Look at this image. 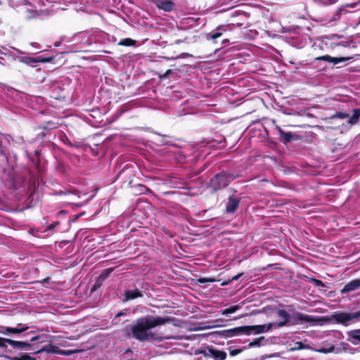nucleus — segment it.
Wrapping results in <instances>:
<instances>
[{"label":"nucleus","mask_w":360,"mask_h":360,"mask_svg":"<svg viewBox=\"0 0 360 360\" xmlns=\"http://www.w3.org/2000/svg\"><path fill=\"white\" fill-rule=\"evenodd\" d=\"M22 323H18V326H22Z\"/></svg>","instance_id":"a18cd8bd"},{"label":"nucleus","mask_w":360,"mask_h":360,"mask_svg":"<svg viewBox=\"0 0 360 360\" xmlns=\"http://www.w3.org/2000/svg\"><path fill=\"white\" fill-rule=\"evenodd\" d=\"M124 314H125V313H123V312H119V313L116 315V317H117V316H123V315H124Z\"/></svg>","instance_id":"79ce46f5"},{"label":"nucleus","mask_w":360,"mask_h":360,"mask_svg":"<svg viewBox=\"0 0 360 360\" xmlns=\"http://www.w3.org/2000/svg\"><path fill=\"white\" fill-rule=\"evenodd\" d=\"M28 328V326H23L20 328L1 327L0 333L18 334L27 330Z\"/></svg>","instance_id":"2eb2a0df"},{"label":"nucleus","mask_w":360,"mask_h":360,"mask_svg":"<svg viewBox=\"0 0 360 360\" xmlns=\"http://www.w3.org/2000/svg\"><path fill=\"white\" fill-rule=\"evenodd\" d=\"M349 338L360 342V329L352 330L347 332Z\"/></svg>","instance_id":"4be33fe9"},{"label":"nucleus","mask_w":360,"mask_h":360,"mask_svg":"<svg viewBox=\"0 0 360 360\" xmlns=\"http://www.w3.org/2000/svg\"><path fill=\"white\" fill-rule=\"evenodd\" d=\"M53 56L46 58L39 56L35 58V60H37V63H50L53 60Z\"/></svg>","instance_id":"bb28decb"},{"label":"nucleus","mask_w":360,"mask_h":360,"mask_svg":"<svg viewBox=\"0 0 360 360\" xmlns=\"http://www.w3.org/2000/svg\"><path fill=\"white\" fill-rule=\"evenodd\" d=\"M140 186H141V187H142V188H144L147 189V188H146L145 186H143V185H140Z\"/></svg>","instance_id":"37998d69"},{"label":"nucleus","mask_w":360,"mask_h":360,"mask_svg":"<svg viewBox=\"0 0 360 360\" xmlns=\"http://www.w3.org/2000/svg\"><path fill=\"white\" fill-rule=\"evenodd\" d=\"M240 202V198L234 195L229 196L226 206V212L234 213L238 209Z\"/></svg>","instance_id":"0eeeda50"},{"label":"nucleus","mask_w":360,"mask_h":360,"mask_svg":"<svg viewBox=\"0 0 360 360\" xmlns=\"http://www.w3.org/2000/svg\"><path fill=\"white\" fill-rule=\"evenodd\" d=\"M242 275H243V273H240V274H237V275L234 276L231 278V280H229V281H227V282H223V283H221V285H222V286H224V285H228L231 281L238 280L240 277H241V276H242Z\"/></svg>","instance_id":"7c9ffc66"},{"label":"nucleus","mask_w":360,"mask_h":360,"mask_svg":"<svg viewBox=\"0 0 360 360\" xmlns=\"http://www.w3.org/2000/svg\"><path fill=\"white\" fill-rule=\"evenodd\" d=\"M173 319L169 316H150L138 319L131 326V331L133 337L141 342L155 339L154 334L148 333V330L156 326L170 323Z\"/></svg>","instance_id":"f257e3e1"},{"label":"nucleus","mask_w":360,"mask_h":360,"mask_svg":"<svg viewBox=\"0 0 360 360\" xmlns=\"http://www.w3.org/2000/svg\"><path fill=\"white\" fill-rule=\"evenodd\" d=\"M58 123L53 122V121H48L45 122L44 125L43 126V129L45 130H51L53 129L58 128Z\"/></svg>","instance_id":"b1692460"},{"label":"nucleus","mask_w":360,"mask_h":360,"mask_svg":"<svg viewBox=\"0 0 360 360\" xmlns=\"http://www.w3.org/2000/svg\"><path fill=\"white\" fill-rule=\"evenodd\" d=\"M143 293L141 291H140L138 288H136L134 290H128L125 292L124 296H125V301L134 300L139 297H143Z\"/></svg>","instance_id":"4468645a"},{"label":"nucleus","mask_w":360,"mask_h":360,"mask_svg":"<svg viewBox=\"0 0 360 360\" xmlns=\"http://www.w3.org/2000/svg\"><path fill=\"white\" fill-rule=\"evenodd\" d=\"M360 318V311L354 312H336L331 315L330 319L335 323L342 324L345 326L349 325V322L353 319Z\"/></svg>","instance_id":"7ed1b4c3"},{"label":"nucleus","mask_w":360,"mask_h":360,"mask_svg":"<svg viewBox=\"0 0 360 360\" xmlns=\"http://www.w3.org/2000/svg\"><path fill=\"white\" fill-rule=\"evenodd\" d=\"M296 344H297V345H298L297 349H303V348H304V345H303V343H302V342H297Z\"/></svg>","instance_id":"4c0bfd02"},{"label":"nucleus","mask_w":360,"mask_h":360,"mask_svg":"<svg viewBox=\"0 0 360 360\" xmlns=\"http://www.w3.org/2000/svg\"><path fill=\"white\" fill-rule=\"evenodd\" d=\"M229 30H230L229 25H219L217 27L214 32H211L210 34H208L209 37H207V39H217V38L220 37L224 32H226Z\"/></svg>","instance_id":"9d476101"},{"label":"nucleus","mask_w":360,"mask_h":360,"mask_svg":"<svg viewBox=\"0 0 360 360\" xmlns=\"http://www.w3.org/2000/svg\"><path fill=\"white\" fill-rule=\"evenodd\" d=\"M173 74L172 70H167L163 75H160L161 79L168 78L171 75Z\"/></svg>","instance_id":"2f4dec72"},{"label":"nucleus","mask_w":360,"mask_h":360,"mask_svg":"<svg viewBox=\"0 0 360 360\" xmlns=\"http://www.w3.org/2000/svg\"><path fill=\"white\" fill-rule=\"evenodd\" d=\"M240 307L239 305H233L229 308H226L222 311L223 315H228L229 314L235 313Z\"/></svg>","instance_id":"393cba45"},{"label":"nucleus","mask_w":360,"mask_h":360,"mask_svg":"<svg viewBox=\"0 0 360 360\" xmlns=\"http://www.w3.org/2000/svg\"><path fill=\"white\" fill-rule=\"evenodd\" d=\"M238 328H239V327H236L233 328L224 330L222 331V333L224 334V336H225L226 338H230V337L236 336L239 334L243 333V330H237Z\"/></svg>","instance_id":"a211bd4d"},{"label":"nucleus","mask_w":360,"mask_h":360,"mask_svg":"<svg viewBox=\"0 0 360 360\" xmlns=\"http://www.w3.org/2000/svg\"><path fill=\"white\" fill-rule=\"evenodd\" d=\"M207 352V353L206 352L203 353L205 356H210L214 360H225L227 356L226 352L218 350L213 347H209Z\"/></svg>","instance_id":"6e6552de"},{"label":"nucleus","mask_w":360,"mask_h":360,"mask_svg":"<svg viewBox=\"0 0 360 360\" xmlns=\"http://www.w3.org/2000/svg\"><path fill=\"white\" fill-rule=\"evenodd\" d=\"M11 340V339L0 338V347H6V342L8 343Z\"/></svg>","instance_id":"72a5a7b5"},{"label":"nucleus","mask_w":360,"mask_h":360,"mask_svg":"<svg viewBox=\"0 0 360 360\" xmlns=\"http://www.w3.org/2000/svg\"><path fill=\"white\" fill-rule=\"evenodd\" d=\"M351 58L349 57H347V58H344V57H340V58H335V57H331L328 55H326V56H319V57H316L315 58L314 60H317V61H320V60H323V61H327V62H329V63H333V64L336 65V64H338L341 62H343V61H346L349 59H350Z\"/></svg>","instance_id":"1a4fd4ad"},{"label":"nucleus","mask_w":360,"mask_h":360,"mask_svg":"<svg viewBox=\"0 0 360 360\" xmlns=\"http://www.w3.org/2000/svg\"><path fill=\"white\" fill-rule=\"evenodd\" d=\"M198 283H205L208 282H214L215 279L214 278H200L198 279Z\"/></svg>","instance_id":"473e14b6"},{"label":"nucleus","mask_w":360,"mask_h":360,"mask_svg":"<svg viewBox=\"0 0 360 360\" xmlns=\"http://www.w3.org/2000/svg\"><path fill=\"white\" fill-rule=\"evenodd\" d=\"M240 352H241V349H236L231 350L230 352V355L232 356H234L240 354Z\"/></svg>","instance_id":"c9c22d12"},{"label":"nucleus","mask_w":360,"mask_h":360,"mask_svg":"<svg viewBox=\"0 0 360 360\" xmlns=\"http://www.w3.org/2000/svg\"><path fill=\"white\" fill-rule=\"evenodd\" d=\"M276 129L278 130L280 137L283 143L286 144L290 143L294 140H297L299 139V136L292 134V132H286L283 131L280 126H276Z\"/></svg>","instance_id":"423d86ee"},{"label":"nucleus","mask_w":360,"mask_h":360,"mask_svg":"<svg viewBox=\"0 0 360 360\" xmlns=\"http://www.w3.org/2000/svg\"><path fill=\"white\" fill-rule=\"evenodd\" d=\"M136 43V40H134L131 38H125L124 39H122L118 42L119 46H134Z\"/></svg>","instance_id":"aec40b11"},{"label":"nucleus","mask_w":360,"mask_h":360,"mask_svg":"<svg viewBox=\"0 0 360 360\" xmlns=\"http://www.w3.org/2000/svg\"><path fill=\"white\" fill-rule=\"evenodd\" d=\"M229 42V40L228 39H223V41H222V44H226Z\"/></svg>","instance_id":"a19ab883"},{"label":"nucleus","mask_w":360,"mask_h":360,"mask_svg":"<svg viewBox=\"0 0 360 360\" xmlns=\"http://www.w3.org/2000/svg\"><path fill=\"white\" fill-rule=\"evenodd\" d=\"M0 65H4V64L3 63H1V61H0Z\"/></svg>","instance_id":"c03bdc74"},{"label":"nucleus","mask_w":360,"mask_h":360,"mask_svg":"<svg viewBox=\"0 0 360 360\" xmlns=\"http://www.w3.org/2000/svg\"><path fill=\"white\" fill-rule=\"evenodd\" d=\"M314 281H315L316 285L318 286H323L324 285L323 283L320 280L315 279Z\"/></svg>","instance_id":"e433bc0d"},{"label":"nucleus","mask_w":360,"mask_h":360,"mask_svg":"<svg viewBox=\"0 0 360 360\" xmlns=\"http://www.w3.org/2000/svg\"><path fill=\"white\" fill-rule=\"evenodd\" d=\"M20 61L26 65H30L31 63H37V60H35V58L30 57V56L21 57L20 59Z\"/></svg>","instance_id":"a878e982"},{"label":"nucleus","mask_w":360,"mask_h":360,"mask_svg":"<svg viewBox=\"0 0 360 360\" xmlns=\"http://www.w3.org/2000/svg\"><path fill=\"white\" fill-rule=\"evenodd\" d=\"M43 352H46V353H52V354H56V353L58 352L57 347H56L53 345H49L48 346H45V347H42L41 349H38L37 351L34 352L33 354H40ZM59 353L62 354L63 352H59Z\"/></svg>","instance_id":"dca6fc26"},{"label":"nucleus","mask_w":360,"mask_h":360,"mask_svg":"<svg viewBox=\"0 0 360 360\" xmlns=\"http://www.w3.org/2000/svg\"><path fill=\"white\" fill-rule=\"evenodd\" d=\"M150 1L153 2L154 4H155V6H157V5L158 4L160 0H149Z\"/></svg>","instance_id":"ea45409f"},{"label":"nucleus","mask_w":360,"mask_h":360,"mask_svg":"<svg viewBox=\"0 0 360 360\" xmlns=\"http://www.w3.org/2000/svg\"><path fill=\"white\" fill-rule=\"evenodd\" d=\"M359 288H360V278L354 279L347 283L340 290V292L341 293L344 294L350 291L355 290Z\"/></svg>","instance_id":"ddd939ff"},{"label":"nucleus","mask_w":360,"mask_h":360,"mask_svg":"<svg viewBox=\"0 0 360 360\" xmlns=\"http://www.w3.org/2000/svg\"><path fill=\"white\" fill-rule=\"evenodd\" d=\"M360 117V108H354L353 110V114L348 120V124L350 125L356 124Z\"/></svg>","instance_id":"6ab92c4d"},{"label":"nucleus","mask_w":360,"mask_h":360,"mask_svg":"<svg viewBox=\"0 0 360 360\" xmlns=\"http://www.w3.org/2000/svg\"><path fill=\"white\" fill-rule=\"evenodd\" d=\"M264 339V337H259V338H255V340H253L252 342H251L249 344V346L250 347L260 346L261 341H262Z\"/></svg>","instance_id":"c85d7f7f"},{"label":"nucleus","mask_w":360,"mask_h":360,"mask_svg":"<svg viewBox=\"0 0 360 360\" xmlns=\"http://www.w3.org/2000/svg\"><path fill=\"white\" fill-rule=\"evenodd\" d=\"M39 339V336H34L30 339V342H34Z\"/></svg>","instance_id":"58836bf2"},{"label":"nucleus","mask_w":360,"mask_h":360,"mask_svg":"<svg viewBox=\"0 0 360 360\" xmlns=\"http://www.w3.org/2000/svg\"><path fill=\"white\" fill-rule=\"evenodd\" d=\"M273 326V323H270L268 325H255V326H239L238 330H243L245 335H250L252 332L255 334H259L269 330Z\"/></svg>","instance_id":"20e7f679"},{"label":"nucleus","mask_w":360,"mask_h":360,"mask_svg":"<svg viewBox=\"0 0 360 360\" xmlns=\"http://www.w3.org/2000/svg\"><path fill=\"white\" fill-rule=\"evenodd\" d=\"M278 316L283 320L276 323L277 327L281 328L285 326H288L290 323V315L283 309H279L277 312Z\"/></svg>","instance_id":"f8f14e48"},{"label":"nucleus","mask_w":360,"mask_h":360,"mask_svg":"<svg viewBox=\"0 0 360 360\" xmlns=\"http://www.w3.org/2000/svg\"><path fill=\"white\" fill-rule=\"evenodd\" d=\"M157 8L165 12H171L175 8V3L172 0H160Z\"/></svg>","instance_id":"9b49d317"},{"label":"nucleus","mask_w":360,"mask_h":360,"mask_svg":"<svg viewBox=\"0 0 360 360\" xmlns=\"http://www.w3.org/2000/svg\"><path fill=\"white\" fill-rule=\"evenodd\" d=\"M60 223L58 221H56V222H54V223H52L51 224H49L47 227V230L50 231V230H53L58 225H59Z\"/></svg>","instance_id":"f704fd0d"},{"label":"nucleus","mask_w":360,"mask_h":360,"mask_svg":"<svg viewBox=\"0 0 360 360\" xmlns=\"http://www.w3.org/2000/svg\"><path fill=\"white\" fill-rule=\"evenodd\" d=\"M313 319L309 316L300 312L294 313L292 316H290V323L288 326H294L302 322H311Z\"/></svg>","instance_id":"39448f33"},{"label":"nucleus","mask_w":360,"mask_h":360,"mask_svg":"<svg viewBox=\"0 0 360 360\" xmlns=\"http://www.w3.org/2000/svg\"><path fill=\"white\" fill-rule=\"evenodd\" d=\"M103 281L101 280L100 278L98 277L95 283L93 285V286L91 288V291H96V290L100 288L101 287V285H103Z\"/></svg>","instance_id":"cd10ccee"},{"label":"nucleus","mask_w":360,"mask_h":360,"mask_svg":"<svg viewBox=\"0 0 360 360\" xmlns=\"http://www.w3.org/2000/svg\"><path fill=\"white\" fill-rule=\"evenodd\" d=\"M239 174H234L227 171H222L211 178L208 183V188L213 193L226 188L233 180L238 178Z\"/></svg>","instance_id":"f03ea898"},{"label":"nucleus","mask_w":360,"mask_h":360,"mask_svg":"<svg viewBox=\"0 0 360 360\" xmlns=\"http://www.w3.org/2000/svg\"><path fill=\"white\" fill-rule=\"evenodd\" d=\"M115 270L114 267L103 269L101 274L98 276L101 280L103 281L110 276V274Z\"/></svg>","instance_id":"412c9836"},{"label":"nucleus","mask_w":360,"mask_h":360,"mask_svg":"<svg viewBox=\"0 0 360 360\" xmlns=\"http://www.w3.org/2000/svg\"><path fill=\"white\" fill-rule=\"evenodd\" d=\"M8 344L14 348H31L32 345L27 342L16 341L11 340Z\"/></svg>","instance_id":"f3484780"},{"label":"nucleus","mask_w":360,"mask_h":360,"mask_svg":"<svg viewBox=\"0 0 360 360\" xmlns=\"http://www.w3.org/2000/svg\"><path fill=\"white\" fill-rule=\"evenodd\" d=\"M11 360H37L36 358L30 356L28 354H23L20 356H7Z\"/></svg>","instance_id":"5701e85b"},{"label":"nucleus","mask_w":360,"mask_h":360,"mask_svg":"<svg viewBox=\"0 0 360 360\" xmlns=\"http://www.w3.org/2000/svg\"><path fill=\"white\" fill-rule=\"evenodd\" d=\"M334 117L340 119H345L349 117V115L347 112H338L334 115Z\"/></svg>","instance_id":"c756f323"}]
</instances>
